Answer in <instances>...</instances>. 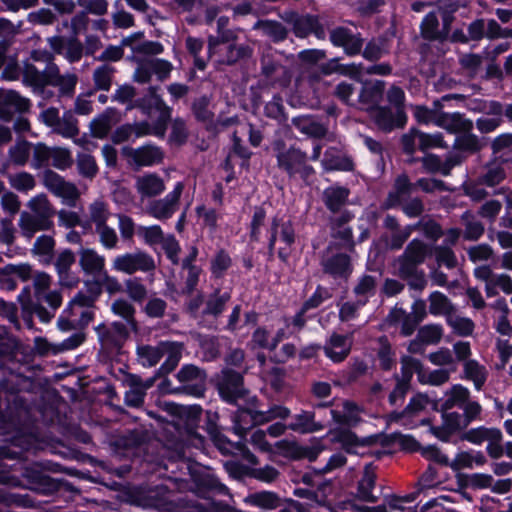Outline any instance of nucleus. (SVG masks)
Returning <instances> with one entry per match:
<instances>
[{
    "mask_svg": "<svg viewBox=\"0 0 512 512\" xmlns=\"http://www.w3.org/2000/svg\"><path fill=\"white\" fill-rule=\"evenodd\" d=\"M40 443L32 432L24 428H17L9 438L7 445L0 447V482L17 485L16 466H20V474L29 482H42L44 477L34 467H22L19 459L25 452L35 451Z\"/></svg>",
    "mask_w": 512,
    "mask_h": 512,
    "instance_id": "1",
    "label": "nucleus"
},
{
    "mask_svg": "<svg viewBox=\"0 0 512 512\" xmlns=\"http://www.w3.org/2000/svg\"><path fill=\"white\" fill-rule=\"evenodd\" d=\"M135 95L136 91L133 86L122 85L115 90L112 99L121 104H129L128 109L138 107L150 118L156 116L157 126L155 128L154 135L163 136L171 118L170 107H168L162 98L155 93L154 89H151L150 94L145 98L137 101L135 104H131Z\"/></svg>",
    "mask_w": 512,
    "mask_h": 512,
    "instance_id": "2",
    "label": "nucleus"
},
{
    "mask_svg": "<svg viewBox=\"0 0 512 512\" xmlns=\"http://www.w3.org/2000/svg\"><path fill=\"white\" fill-rule=\"evenodd\" d=\"M296 58L269 48L261 57V77L269 86L285 88L292 79Z\"/></svg>",
    "mask_w": 512,
    "mask_h": 512,
    "instance_id": "3",
    "label": "nucleus"
},
{
    "mask_svg": "<svg viewBox=\"0 0 512 512\" xmlns=\"http://www.w3.org/2000/svg\"><path fill=\"white\" fill-rule=\"evenodd\" d=\"M36 304L32 308L41 322L49 323L56 310L62 304V295L57 290H50L52 278L45 272L36 271L32 278Z\"/></svg>",
    "mask_w": 512,
    "mask_h": 512,
    "instance_id": "4",
    "label": "nucleus"
},
{
    "mask_svg": "<svg viewBox=\"0 0 512 512\" xmlns=\"http://www.w3.org/2000/svg\"><path fill=\"white\" fill-rule=\"evenodd\" d=\"M277 166L289 178L308 181L314 169L307 163V154L294 146L287 147L283 141H276L273 146Z\"/></svg>",
    "mask_w": 512,
    "mask_h": 512,
    "instance_id": "5",
    "label": "nucleus"
},
{
    "mask_svg": "<svg viewBox=\"0 0 512 512\" xmlns=\"http://www.w3.org/2000/svg\"><path fill=\"white\" fill-rule=\"evenodd\" d=\"M165 408L171 413L172 423L177 428H185L190 439L202 444V438L196 433L202 409L198 405L183 406L175 403H165Z\"/></svg>",
    "mask_w": 512,
    "mask_h": 512,
    "instance_id": "6",
    "label": "nucleus"
},
{
    "mask_svg": "<svg viewBox=\"0 0 512 512\" xmlns=\"http://www.w3.org/2000/svg\"><path fill=\"white\" fill-rule=\"evenodd\" d=\"M134 60L137 63V67L134 71L133 79L141 84L148 83L153 75L159 81H165L173 70L172 63L165 59L134 56Z\"/></svg>",
    "mask_w": 512,
    "mask_h": 512,
    "instance_id": "7",
    "label": "nucleus"
},
{
    "mask_svg": "<svg viewBox=\"0 0 512 512\" xmlns=\"http://www.w3.org/2000/svg\"><path fill=\"white\" fill-rule=\"evenodd\" d=\"M111 267L114 271L132 275L138 272L148 273L155 269V262L151 255L143 251L127 252L117 255Z\"/></svg>",
    "mask_w": 512,
    "mask_h": 512,
    "instance_id": "8",
    "label": "nucleus"
},
{
    "mask_svg": "<svg viewBox=\"0 0 512 512\" xmlns=\"http://www.w3.org/2000/svg\"><path fill=\"white\" fill-rule=\"evenodd\" d=\"M183 190V182H177L165 197L153 200L147 205V214L160 221L170 219L179 208L180 197Z\"/></svg>",
    "mask_w": 512,
    "mask_h": 512,
    "instance_id": "9",
    "label": "nucleus"
},
{
    "mask_svg": "<svg viewBox=\"0 0 512 512\" xmlns=\"http://www.w3.org/2000/svg\"><path fill=\"white\" fill-rule=\"evenodd\" d=\"M431 253L430 246L419 239H413L406 247L404 254L398 259L400 275L402 277L413 275L416 266L423 263Z\"/></svg>",
    "mask_w": 512,
    "mask_h": 512,
    "instance_id": "10",
    "label": "nucleus"
},
{
    "mask_svg": "<svg viewBox=\"0 0 512 512\" xmlns=\"http://www.w3.org/2000/svg\"><path fill=\"white\" fill-rule=\"evenodd\" d=\"M181 383L179 391L182 393L201 397L206 389V373L195 365H184L177 373Z\"/></svg>",
    "mask_w": 512,
    "mask_h": 512,
    "instance_id": "11",
    "label": "nucleus"
},
{
    "mask_svg": "<svg viewBox=\"0 0 512 512\" xmlns=\"http://www.w3.org/2000/svg\"><path fill=\"white\" fill-rule=\"evenodd\" d=\"M122 154L129 164L136 167L155 166L164 159L163 150L154 144H146L138 148L123 147Z\"/></svg>",
    "mask_w": 512,
    "mask_h": 512,
    "instance_id": "12",
    "label": "nucleus"
},
{
    "mask_svg": "<svg viewBox=\"0 0 512 512\" xmlns=\"http://www.w3.org/2000/svg\"><path fill=\"white\" fill-rule=\"evenodd\" d=\"M44 185L55 196L62 199V202L70 207H75L80 196L77 187L64 180L59 174L49 170L44 174Z\"/></svg>",
    "mask_w": 512,
    "mask_h": 512,
    "instance_id": "13",
    "label": "nucleus"
},
{
    "mask_svg": "<svg viewBox=\"0 0 512 512\" xmlns=\"http://www.w3.org/2000/svg\"><path fill=\"white\" fill-rule=\"evenodd\" d=\"M435 406V400L430 399L426 394L419 393L411 398L405 410L401 413H394L391 415V420L400 422L402 425L412 429L418 424H424V419L413 420L422 411L428 407Z\"/></svg>",
    "mask_w": 512,
    "mask_h": 512,
    "instance_id": "14",
    "label": "nucleus"
},
{
    "mask_svg": "<svg viewBox=\"0 0 512 512\" xmlns=\"http://www.w3.org/2000/svg\"><path fill=\"white\" fill-rule=\"evenodd\" d=\"M129 329L124 323L100 324L95 328L98 339L105 350L120 349L128 337Z\"/></svg>",
    "mask_w": 512,
    "mask_h": 512,
    "instance_id": "15",
    "label": "nucleus"
},
{
    "mask_svg": "<svg viewBox=\"0 0 512 512\" xmlns=\"http://www.w3.org/2000/svg\"><path fill=\"white\" fill-rule=\"evenodd\" d=\"M425 316V304L422 301H416L412 306V312L407 313L401 308H395L389 314V320L401 327V332L405 336L411 335L417 325Z\"/></svg>",
    "mask_w": 512,
    "mask_h": 512,
    "instance_id": "16",
    "label": "nucleus"
},
{
    "mask_svg": "<svg viewBox=\"0 0 512 512\" xmlns=\"http://www.w3.org/2000/svg\"><path fill=\"white\" fill-rule=\"evenodd\" d=\"M30 108V100L13 90H0V119L10 121L15 114H21Z\"/></svg>",
    "mask_w": 512,
    "mask_h": 512,
    "instance_id": "17",
    "label": "nucleus"
},
{
    "mask_svg": "<svg viewBox=\"0 0 512 512\" xmlns=\"http://www.w3.org/2000/svg\"><path fill=\"white\" fill-rule=\"evenodd\" d=\"M218 390L223 400L228 403H236L238 399L245 395L241 374L233 370L223 371Z\"/></svg>",
    "mask_w": 512,
    "mask_h": 512,
    "instance_id": "18",
    "label": "nucleus"
},
{
    "mask_svg": "<svg viewBox=\"0 0 512 512\" xmlns=\"http://www.w3.org/2000/svg\"><path fill=\"white\" fill-rule=\"evenodd\" d=\"M371 117L377 127L385 132L403 127L407 119L403 109L392 111L389 107L381 106L371 109Z\"/></svg>",
    "mask_w": 512,
    "mask_h": 512,
    "instance_id": "19",
    "label": "nucleus"
},
{
    "mask_svg": "<svg viewBox=\"0 0 512 512\" xmlns=\"http://www.w3.org/2000/svg\"><path fill=\"white\" fill-rule=\"evenodd\" d=\"M353 344L352 335H341L332 333L326 340L323 350L331 361L340 363L344 361L349 355Z\"/></svg>",
    "mask_w": 512,
    "mask_h": 512,
    "instance_id": "20",
    "label": "nucleus"
},
{
    "mask_svg": "<svg viewBox=\"0 0 512 512\" xmlns=\"http://www.w3.org/2000/svg\"><path fill=\"white\" fill-rule=\"evenodd\" d=\"M135 188L143 200L161 195L165 191L166 185L163 178L158 174L146 172L136 178Z\"/></svg>",
    "mask_w": 512,
    "mask_h": 512,
    "instance_id": "21",
    "label": "nucleus"
},
{
    "mask_svg": "<svg viewBox=\"0 0 512 512\" xmlns=\"http://www.w3.org/2000/svg\"><path fill=\"white\" fill-rule=\"evenodd\" d=\"M441 418L442 424L431 426L430 431L435 437L442 441H448L452 434L467 426L463 415L458 412H448V410H444Z\"/></svg>",
    "mask_w": 512,
    "mask_h": 512,
    "instance_id": "22",
    "label": "nucleus"
},
{
    "mask_svg": "<svg viewBox=\"0 0 512 512\" xmlns=\"http://www.w3.org/2000/svg\"><path fill=\"white\" fill-rule=\"evenodd\" d=\"M55 65H47L42 69L36 67L32 62L25 61L23 64V82L33 89H43L48 86L51 79L52 68Z\"/></svg>",
    "mask_w": 512,
    "mask_h": 512,
    "instance_id": "23",
    "label": "nucleus"
},
{
    "mask_svg": "<svg viewBox=\"0 0 512 512\" xmlns=\"http://www.w3.org/2000/svg\"><path fill=\"white\" fill-rule=\"evenodd\" d=\"M385 89V82L375 80L363 85L358 93L359 109L371 110L381 101Z\"/></svg>",
    "mask_w": 512,
    "mask_h": 512,
    "instance_id": "24",
    "label": "nucleus"
},
{
    "mask_svg": "<svg viewBox=\"0 0 512 512\" xmlns=\"http://www.w3.org/2000/svg\"><path fill=\"white\" fill-rule=\"evenodd\" d=\"M105 257L91 248H81L79 265L85 274L97 277L105 271Z\"/></svg>",
    "mask_w": 512,
    "mask_h": 512,
    "instance_id": "25",
    "label": "nucleus"
},
{
    "mask_svg": "<svg viewBox=\"0 0 512 512\" xmlns=\"http://www.w3.org/2000/svg\"><path fill=\"white\" fill-rule=\"evenodd\" d=\"M349 195L346 187L332 185L323 190L322 201L330 212L337 213L346 205Z\"/></svg>",
    "mask_w": 512,
    "mask_h": 512,
    "instance_id": "26",
    "label": "nucleus"
},
{
    "mask_svg": "<svg viewBox=\"0 0 512 512\" xmlns=\"http://www.w3.org/2000/svg\"><path fill=\"white\" fill-rule=\"evenodd\" d=\"M331 415L338 424L355 426L361 420V409L351 401H343L331 410Z\"/></svg>",
    "mask_w": 512,
    "mask_h": 512,
    "instance_id": "27",
    "label": "nucleus"
},
{
    "mask_svg": "<svg viewBox=\"0 0 512 512\" xmlns=\"http://www.w3.org/2000/svg\"><path fill=\"white\" fill-rule=\"evenodd\" d=\"M229 18L219 16L217 18V35L210 36L208 39V48L210 53H216L221 44H228L232 48V42L236 39V31L228 29Z\"/></svg>",
    "mask_w": 512,
    "mask_h": 512,
    "instance_id": "28",
    "label": "nucleus"
},
{
    "mask_svg": "<svg viewBox=\"0 0 512 512\" xmlns=\"http://www.w3.org/2000/svg\"><path fill=\"white\" fill-rule=\"evenodd\" d=\"M277 450L284 456L290 458H302L305 457L309 461H314L317 459L318 455L321 453L322 448L319 447H300L297 443L288 441V440H280L276 443Z\"/></svg>",
    "mask_w": 512,
    "mask_h": 512,
    "instance_id": "29",
    "label": "nucleus"
},
{
    "mask_svg": "<svg viewBox=\"0 0 512 512\" xmlns=\"http://www.w3.org/2000/svg\"><path fill=\"white\" fill-rule=\"evenodd\" d=\"M75 262V255L71 250H63L57 257L55 268L62 286L72 287L78 282V278L70 274V268Z\"/></svg>",
    "mask_w": 512,
    "mask_h": 512,
    "instance_id": "30",
    "label": "nucleus"
},
{
    "mask_svg": "<svg viewBox=\"0 0 512 512\" xmlns=\"http://www.w3.org/2000/svg\"><path fill=\"white\" fill-rule=\"evenodd\" d=\"M53 223L50 219L22 212L19 219V227L24 237L31 239L38 231L49 230Z\"/></svg>",
    "mask_w": 512,
    "mask_h": 512,
    "instance_id": "31",
    "label": "nucleus"
},
{
    "mask_svg": "<svg viewBox=\"0 0 512 512\" xmlns=\"http://www.w3.org/2000/svg\"><path fill=\"white\" fill-rule=\"evenodd\" d=\"M322 265L324 271L333 277L347 278L352 272L350 257L345 253L324 259Z\"/></svg>",
    "mask_w": 512,
    "mask_h": 512,
    "instance_id": "32",
    "label": "nucleus"
},
{
    "mask_svg": "<svg viewBox=\"0 0 512 512\" xmlns=\"http://www.w3.org/2000/svg\"><path fill=\"white\" fill-rule=\"evenodd\" d=\"M436 126L442 127L450 133L458 134L460 132L471 131L473 123L459 113L449 114L440 112Z\"/></svg>",
    "mask_w": 512,
    "mask_h": 512,
    "instance_id": "33",
    "label": "nucleus"
},
{
    "mask_svg": "<svg viewBox=\"0 0 512 512\" xmlns=\"http://www.w3.org/2000/svg\"><path fill=\"white\" fill-rule=\"evenodd\" d=\"M323 428L324 425L315 421V414L310 411H301V413L294 415L292 421L288 424V429L300 434L318 432Z\"/></svg>",
    "mask_w": 512,
    "mask_h": 512,
    "instance_id": "34",
    "label": "nucleus"
},
{
    "mask_svg": "<svg viewBox=\"0 0 512 512\" xmlns=\"http://www.w3.org/2000/svg\"><path fill=\"white\" fill-rule=\"evenodd\" d=\"M413 189L415 186L410 183L407 176L400 175L395 181L394 190L387 197L386 207L392 208L402 204L408 199Z\"/></svg>",
    "mask_w": 512,
    "mask_h": 512,
    "instance_id": "35",
    "label": "nucleus"
},
{
    "mask_svg": "<svg viewBox=\"0 0 512 512\" xmlns=\"http://www.w3.org/2000/svg\"><path fill=\"white\" fill-rule=\"evenodd\" d=\"M375 469L371 464L365 465L364 474L358 484V497L367 502H376L379 498L375 494Z\"/></svg>",
    "mask_w": 512,
    "mask_h": 512,
    "instance_id": "36",
    "label": "nucleus"
},
{
    "mask_svg": "<svg viewBox=\"0 0 512 512\" xmlns=\"http://www.w3.org/2000/svg\"><path fill=\"white\" fill-rule=\"evenodd\" d=\"M464 379L471 381L474 388L480 391L488 378L486 367L476 360H467L463 363Z\"/></svg>",
    "mask_w": 512,
    "mask_h": 512,
    "instance_id": "37",
    "label": "nucleus"
},
{
    "mask_svg": "<svg viewBox=\"0 0 512 512\" xmlns=\"http://www.w3.org/2000/svg\"><path fill=\"white\" fill-rule=\"evenodd\" d=\"M323 168L327 171L340 170L351 171L354 167L353 161L341 154L335 148H328L322 159Z\"/></svg>",
    "mask_w": 512,
    "mask_h": 512,
    "instance_id": "38",
    "label": "nucleus"
},
{
    "mask_svg": "<svg viewBox=\"0 0 512 512\" xmlns=\"http://www.w3.org/2000/svg\"><path fill=\"white\" fill-rule=\"evenodd\" d=\"M149 130L146 124H135V125H122L118 127L112 134V141L115 144H120L125 141L135 140L139 137L149 134Z\"/></svg>",
    "mask_w": 512,
    "mask_h": 512,
    "instance_id": "39",
    "label": "nucleus"
},
{
    "mask_svg": "<svg viewBox=\"0 0 512 512\" xmlns=\"http://www.w3.org/2000/svg\"><path fill=\"white\" fill-rule=\"evenodd\" d=\"M486 462L483 453L470 451L458 453L452 461H449L448 466L454 471L473 468L474 466H481Z\"/></svg>",
    "mask_w": 512,
    "mask_h": 512,
    "instance_id": "40",
    "label": "nucleus"
},
{
    "mask_svg": "<svg viewBox=\"0 0 512 512\" xmlns=\"http://www.w3.org/2000/svg\"><path fill=\"white\" fill-rule=\"evenodd\" d=\"M50 75L51 79L48 85L58 87L61 95L71 96L74 93L77 84L76 75L70 73L61 75L56 65L52 68Z\"/></svg>",
    "mask_w": 512,
    "mask_h": 512,
    "instance_id": "41",
    "label": "nucleus"
},
{
    "mask_svg": "<svg viewBox=\"0 0 512 512\" xmlns=\"http://www.w3.org/2000/svg\"><path fill=\"white\" fill-rule=\"evenodd\" d=\"M278 228H280V239L286 244V246H290L291 244L294 243L295 232L292 223L290 221L280 223L277 218H274L272 222L271 238L269 240L270 251L274 250L278 234Z\"/></svg>",
    "mask_w": 512,
    "mask_h": 512,
    "instance_id": "42",
    "label": "nucleus"
},
{
    "mask_svg": "<svg viewBox=\"0 0 512 512\" xmlns=\"http://www.w3.org/2000/svg\"><path fill=\"white\" fill-rule=\"evenodd\" d=\"M114 123V110L107 109L91 121V133L94 137L103 139L108 135Z\"/></svg>",
    "mask_w": 512,
    "mask_h": 512,
    "instance_id": "43",
    "label": "nucleus"
},
{
    "mask_svg": "<svg viewBox=\"0 0 512 512\" xmlns=\"http://www.w3.org/2000/svg\"><path fill=\"white\" fill-rule=\"evenodd\" d=\"M423 166L430 172H441L443 175H448L452 167L460 164L461 158L458 155L450 156L445 163H442L441 159L433 154L425 156L422 160Z\"/></svg>",
    "mask_w": 512,
    "mask_h": 512,
    "instance_id": "44",
    "label": "nucleus"
},
{
    "mask_svg": "<svg viewBox=\"0 0 512 512\" xmlns=\"http://www.w3.org/2000/svg\"><path fill=\"white\" fill-rule=\"evenodd\" d=\"M464 439L470 443L480 445L485 441L502 440V432L497 428H486L481 426L468 430L464 435Z\"/></svg>",
    "mask_w": 512,
    "mask_h": 512,
    "instance_id": "45",
    "label": "nucleus"
},
{
    "mask_svg": "<svg viewBox=\"0 0 512 512\" xmlns=\"http://www.w3.org/2000/svg\"><path fill=\"white\" fill-rule=\"evenodd\" d=\"M377 280L374 276H361L353 288V292L362 304H366L368 300L376 294Z\"/></svg>",
    "mask_w": 512,
    "mask_h": 512,
    "instance_id": "46",
    "label": "nucleus"
},
{
    "mask_svg": "<svg viewBox=\"0 0 512 512\" xmlns=\"http://www.w3.org/2000/svg\"><path fill=\"white\" fill-rule=\"evenodd\" d=\"M469 398L470 391L461 384H455L445 393L442 409L449 410L455 406L462 408Z\"/></svg>",
    "mask_w": 512,
    "mask_h": 512,
    "instance_id": "47",
    "label": "nucleus"
},
{
    "mask_svg": "<svg viewBox=\"0 0 512 512\" xmlns=\"http://www.w3.org/2000/svg\"><path fill=\"white\" fill-rule=\"evenodd\" d=\"M332 439L340 443L342 448L350 454H362L360 449L365 447L364 441L360 440L354 433L348 430L337 431Z\"/></svg>",
    "mask_w": 512,
    "mask_h": 512,
    "instance_id": "48",
    "label": "nucleus"
},
{
    "mask_svg": "<svg viewBox=\"0 0 512 512\" xmlns=\"http://www.w3.org/2000/svg\"><path fill=\"white\" fill-rule=\"evenodd\" d=\"M257 418V411L239 410L233 417L234 432L240 437H243L251 426L261 424V422H258Z\"/></svg>",
    "mask_w": 512,
    "mask_h": 512,
    "instance_id": "49",
    "label": "nucleus"
},
{
    "mask_svg": "<svg viewBox=\"0 0 512 512\" xmlns=\"http://www.w3.org/2000/svg\"><path fill=\"white\" fill-rule=\"evenodd\" d=\"M111 311L114 315L123 318L128 328L136 329L135 308L128 300L123 298L114 300L111 304Z\"/></svg>",
    "mask_w": 512,
    "mask_h": 512,
    "instance_id": "50",
    "label": "nucleus"
},
{
    "mask_svg": "<svg viewBox=\"0 0 512 512\" xmlns=\"http://www.w3.org/2000/svg\"><path fill=\"white\" fill-rule=\"evenodd\" d=\"M88 213V224H93L95 229L107 225V221L111 216L108 205L101 200L91 203L88 207Z\"/></svg>",
    "mask_w": 512,
    "mask_h": 512,
    "instance_id": "51",
    "label": "nucleus"
},
{
    "mask_svg": "<svg viewBox=\"0 0 512 512\" xmlns=\"http://www.w3.org/2000/svg\"><path fill=\"white\" fill-rule=\"evenodd\" d=\"M446 321L453 332L459 336L471 335L475 327L474 322L470 318L462 316L456 309L451 314H448Z\"/></svg>",
    "mask_w": 512,
    "mask_h": 512,
    "instance_id": "52",
    "label": "nucleus"
},
{
    "mask_svg": "<svg viewBox=\"0 0 512 512\" xmlns=\"http://www.w3.org/2000/svg\"><path fill=\"white\" fill-rule=\"evenodd\" d=\"M54 132L64 138H74L79 134L78 120L72 111L68 110L63 113L62 117L59 118Z\"/></svg>",
    "mask_w": 512,
    "mask_h": 512,
    "instance_id": "53",
    "label": "nucleus"
},
{
    "mask_svg": "<svg viewBox=\"0 0 512 512\" xmlns=\"http://www.w3.org/2000/svg\"><path fill=\"white\" fill-rule=\"evenodd\" d=\"M151 384V382L143 384L139 378L133 379L130 389L125 393V403L131 407L141 406L144 402L146 390Z\"/></svg>",
    "mask_w": 512,
    "mask_h": 512,
    "instance_id": "54",
    "label": "nucleus"
},
{
    "mask_svg": "<svg viewBox=\"0 0 512 512\" xmlns=\"http://www.w3.org/2000/svg\"><path fill=\"white\" fill-rule=\"evenodd\" d=\"M32 144L26 140L18 139L16 143L9 148V160L19 166H24L31 155Z\"/></svg>",
    "mask_w": 512,
    "mask_h": 512,
    "instance_id": "55",
    "label": "nucleus"
},
{
    "mask_svg": "<svg viewBox=\"0 0 512 512\" xmlns=\"http://www.w3.org/2000/svg\"><path fill=\"white\" fill-rule=\"evenodd\" d=\"M163 356H166V360L162 365V369L166 372L173 370L179 363L182 355L183 346L177 342H162Z\"/></svg>",
    "mask_w": 512,
    "mask_h": 512,
    "instance_id": "56",
    "label": "nucleus"
},
{
    "mask_svg": "<svg viewBox=\"0 0 512 512\" xmlns=\"http://www.w3.org/2000/svg\"><path fill=\"white\" fill-rule=\"evenodd\" d=\"M137 354L144 367L155 366L163 357L162 342L157 346L143 345L138 347Z\"/></svg>",
    "mask_w": 512,
    "mask_h": 512,
    "instance_id": "57",
    "label": "nucleus"
},
{
    "mask_svg": "<svg viewBox=\"0 0 512 512\" xmlns=\"http://www.w3.org/2000/svg\"><path fill=\"white\" fill-rule=\"evenodd\" d=\"M429 301V311L433 315H443L447 319L448 314L455 310L449 299L441 292H433L429 297Z\"/></svg>",
    "mask_w": 512,
    "mask_h": 512,
    "instance_id": "58",
    "label": "nucleus"
},
{
    "mask_svg": "<svg viewBox=\"0 0 512 512\" xmlns=\"http://www.w3.org/2000/svg\"><path fill=\"white\" fill-rule=\"evenodd\" d=\"M486 294L488 297L495 296L502 291L506 294L512 293V279L509 275L501 273H494L488 285H485Z\"/></svg>",
    "mask_w": 512,
    "mask_h": 512,
    "instance_id": "59",
    "label": "nucleus"
},
{
    "mask_svg": "<svg viewBox=\"0 0 512 512\" xmlns=\"http://www.w3.org/2000/svg\"><path fill=\"white\" fill-rule=\"evenodd\" d=\"M55 241L52 236L41 235L33 246V252L40 257L42 262L48 263L53 257Z\"/></svg>",
    "mask_w": 512,
    "mask_h": 512,
    "instance_id": "60",
    "label": "nucleus"
},
{
    "mask_svg": "<svg viewBox=\"0 0 512 512\" xmlns=\"http://www.w3.org/2000/svg\"><path fill=\"white\" fill-rule=\"evenodd\" d=\"M347 73L353 78H359L362 74H375V75H389L392 71V68L389 64L380 63L373 64L368 67H363L360 65L352 64L347 68Z\"/></svg>",
    "mask_w": 512,
    "mask_h": 512,
    "instance_id": "61",
    "label": "nucleus"
},
{
    "mask_svg": "<svg viewBox=\"0 0 512 512\" xmlns=\"http://www.w3.org/2000/svg\"><path fill=\"white\" fill-rule=\"evenodd\" d=\"M115 69L109 64H103L97 67L93 73L95 87L98 90L108 91L112 85V78Z\"/></svg>",
    "mask_w": 512,
    "mask_h": 512,
    "instance_id": "62",
    "label": "nucleus"
},
{
    "mask_svg": "<svg viewBox=\"0 0 512 512\" xmlns=\"http://www.w3.org/2000/svg\"><path fill=\"white\" fill-rule=\"evenodd\" d=\"M245 502L251 506L264 509H273L277 506V496L268 491L253 493L245 498Z\"/></svg>",
    "mask_w": 512,
    "mask_h": 512,
    "instance_id": "63",
    "label": "nucleus"
},
{
    "mask_svg": "<svg viewBox=\"0 0 512 512\" xmlns=\"http://www.w3.org/2000/svg\"><path fill=\"white\" fill-rule=\"evenodd\" d=\"M125 292L135 302L141 303L147 297V288L141 278L133 277L124 282Z\"/></svg>",
    "mask_w": 512,
    "mask_h": 512,
    "instance_id": "64",
    "label": "nucleus"
}]
</instances>
